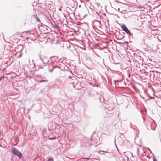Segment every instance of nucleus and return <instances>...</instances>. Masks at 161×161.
<instances>
[{"label": "nucleus", "instance_id": "1", "mask_svg": "<svg viewBox=\"0 0 161 161\" xmlns=\"http://www.w3.org/2000/svg\"><path fill=\"white\" fill-rule=\"evenodd\" d=\"M22 36L20 33H16L11 36V39L13 42H17L20 40Z\"/></svg>", "mask_w": 161, "mask_h": 161}, {"label": "nucleus", "instance_id": "4", "mask_svg": "<svg viewBox=\"0 0 161 161\" xmlns=\"http://www.w3.org/2000/svg\"><path fill=\"white\" fill-rule=\"evenodd\" d=\"M100 7V4L98 3H96L95 4V8L97 9L98 10L99 7Z\"/></svg>", "mask_w": 161, "mask_h": 161}, {"label": "nucleus", "instance_id": "2", "mask_svg": "<svg viewBox=\"0 0 161 161\" xmlns=\"http://www.w3.org/2000/svg\"><path fill=\"white\" fill-rule=\"evenodd\" d=\"M12 152L14 154L17 155L19 158L23 157V156L20 152L19 151L17 150L14 148H13L12 149Z\"/></svg>", "mask_w": 161, "mask_h": 161}, {"label": "nucleus", "instance_id": "5", "mask_svg": "<svg viewBox=\"0 0 161 161\" xmlns=\"http://www.w3.org/2000/svg\"><path fill=\"white\" fill-rule=\"evenodd\" d=\"M55 69H60V68L58 66H55L54 67L53 69L50 71L51 72H52Z\"/></svg>", "mask_w": 161, "mask_h": 161}, {"label": "nucleus", "instance_id": "6", "mask_svg": "<svg viewBox=\"0 0 161 161\" xmlns=\"http://www.w3.org/2000/svg\"><path fill=\"white\" fill-rule=\"evenodd\" d=\"M47 161H54L53 159L52 158H49Z\"/></svg>", "mask_w": 161, "mask_h": 161}, {"label": "nucleus", "instance_id": "9", "mask_svg": "<svg viewBox=\"0 0 161 161\" xmlns=\"http://www.w3.org/2000/svg\"><path fill=\"white\" fill-rule=\"evenodd\" d=\"M46 81L45 80H44V81Z\"/></svg>", "mask_w": 161, "mask_h": 161}, {"label": "nucleus", "instance_id": "3", "mask_svg": "<svg viewBox=\"0 0 161 161\" xmlns=\"http://www.w3.org/2000/svg\"><path fill=\"white\" fill-rule=\"evenodd\" d=\"M121 27L122 29L123 30H124L125 32L129 35H131L132 34L131 32L124 25H123L121 26Z\"/></svg>", "mask_w": 161, "mask_h": 161}, {"label": "nucleus", "instance_id": "7", "mask_svg": "<svg viewBox=\"0 0 161 161\" xmlns=\"http://www.w3.org/2000/svg\"><path fill=\"white\" fill-rule=\"evenodd\" d=\"M4 78V77L2 76L0 77V81H2V80Z\"/></svg>", "mask_w": 161, "mask_h": 161}, {"label": "nucleus", "instance_id": "8", "mask_svg": "<svg viewBox=\"0 0 161 161\" xmlns=\"http://www.w3.org/2000/svg\"><path fill=\"white\" fill-rule=\"evenodd\" d=\"M153 161H157V160L156 158H153Z\"/></svg>", "mask_w": 161, "mask_h": 161}]
</instances>
